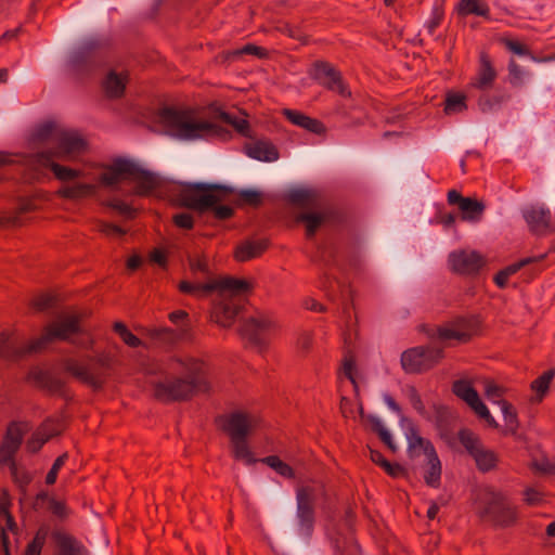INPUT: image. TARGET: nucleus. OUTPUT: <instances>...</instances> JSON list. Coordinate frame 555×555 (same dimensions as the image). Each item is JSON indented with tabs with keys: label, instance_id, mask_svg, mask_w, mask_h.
I'll use <instances>...</instances> for the list:
<instances>
[{
	"label": "nucleus",
	"instance_id": "nucleus-1",
	"mask_svg": "<svg viewBox=\"0 0 555 555\" xmlns=\"http://www.w3.org/2000/svg\"><path fill=\"white\" fill-rule=\"evenodd\" d=\"M38 137L57 144L55 151L38 153L33 159L34 168L40 172L52 171L56 179L65 182L59 193L66 198H81L94 193L95 184L90 182H76L83 178L81 170L60 165L57 160H72L86 150L85 140L76 132L64 130L53 124H47L39 129Z\"/></svg>",
	"mask_w": 555,
	"mask_h": 555
},
{
	"label": "nucleus",
	"instance_id": "nucleus-2",
	"mask_svg": "<svg viewBox=\"0 0 555 555\" xmlns=\"http://www.w3.org/2000/svg\"><path fill=\"white\" fill-rule=\"evenodd\" d=\"M232 126L242 134L248 130L244 118L220 113L212 116L206 109L165 107L154 118V129L182 141L224 139L227 131L220 122Z\"/></svg>",
	"mask_w": 555,
	"mask_h": 555
},
{
	"label": "nucleus",
	"instance_id": "nucleus-3",
	"mask_svg": "<svg viewBox=\"0 0 555 555\" xmlns=\"http://www.w3.org/2000/svg\"><path fill=\"white\" fill-rule=\"evenodd\" d=\"M206 363L193 356L171 357L163 367L159 376L151 379L153 397L165 403L186 401L198 392L210 390L206 379Z\"/></svg>",
	"mask_w": 555,
	"mask_h": 555
},
{
	"label": "nucleus",
	"instance_id": "nucleus-4",
	"mask_svg": "<svg viewBox=\"0 0 555 555\" xmlns=\"http://www.w3.org/2000/svg\"><path fill=\"white\" fill-rule=\"evenodd\" d=\"M172 201L183 207L199 212L211 209L219 220L228 219L233 208L227 205L231 201L233 190L225 185L210 183H183L170 190Z\"/></svg>",
	"mask_w": 555,
	"mask_h": 555
},
{
	"label": "nucleus",
	"instance_id": "nucleus-5",
	"mask_svg": "<svg viewBox=\"0 0 555 555\" xmlns=\"http://www.w3.org/2000/svg\"><path fill=\"white\" fill-rule=\"evenodd\" d=\"M79 317L68 314L60 318L47 327L46 333L38 339L34 340L26 350H20L15 340L7 333L0 334V358L13 360L25 352L39 351L43 346L53 339H67L69 336L78 333Z\"/></svg>",
	"mask_w": 555,
	"mask_h": 555
},
{
	"label": "nucleus",
	"instance_id": "nucleus-6",
	"mask_svg": "<svg viewBox=\"0 0 555 555\" xmlns=\"http://www.w3.org/2000/svg\"><path fill=\"white\" fill-rule=\"evenodd\" d=\"M287 197L294 205L312 209L311 211H304L298 216V220L305 224L308 237H311L332 216V209L323 205L320 192L313 188H293L288 191Z\"/></svg>",
	"mask_w": 555,
	"mask_h": 555
},
{
	"label": "nucleus",
	"instance_id": "nucleus-7",
	"mask_svg": "<svg viewBox=\"0 0 555 555\" xmlns=\"http://www.w3.org/2000/svg\"><path fill=\"white\" fill-rule=\"evenodd\" d=\"M178 288L181 293L196 298H203L212 292H217L221 298H228V296L233 298L248 293L251 289V284L244 279L220 276L207 282L181 281Z\"/></svg>",
	"mask_w": 555,
	"mask_h": 555
},
{
	"label": "nucleus",
	"instance_id": "nucleus-8",
	"mask_svg": "<svg viewBox=\"0 0 555 555\" xmlns=\"http://www.w3.org/2000/svg\"><path fill=\"white\" fill-rule=\"evenodd\" d=\"M457 439L479 472L489 473L498 467L499 454L488 448L477 434L464 428L457 433Z\"/></svg>",
	"mask_w": 555,
	"mask_h": 555
},
{
	"label": "nucleus",
	"instance_id": "nucleus-9",
	"mask_svg": "<svg viewBox=\"0 0 555 555\" xmlns=\"http://www.w3.org/2000/svg\"><path fill=\"white\" fill-rule=\"evenodd\" d=\"M448 263L450 270L455 274L477 276L488 267L489 260L475 249L461 248L449 255Z\"/></svg>",
	"mask_w": 555,
	"mask_h": 555
},
{
	"label": "nucleus",
	"instance_id": "nucleus-10",
	"mask_svg": "<svg viewBox=\"0 0 555 555\" xmlns=\"http://www.w3.org/2000/svg\"><path fill=\"white\" fill-rule=\"evenodd\" d=\"M442 357L441 349L414 347L401 354V366L408 374H418L434 367Z\"/></svg>",
	"mask_w": 555,
	"mask_h": 555
},
{
	"label": "nucleus",
	"instance_id": "nucleus-11",
	"mask_svg": "<svg viewBox=\"0 0 555 555\" xmlns=\"http://www.w3.org/2000/svg\"><path fill=\"white\" fill-rule=\"evenodd\" d=\"M314 500L315 494L312 488L301 487L296 491L297 501V530L299 534L309 537L314 526Z\"/></svg>",
	"mask_w": 555,
	"mask_h": 555
},
{
	"label": "nucleus",
	"instance_id": "nucleus-12",
	"mask_svg": "<svg viewBox=\"0 0 555 555\" xmlns=\"http://www.w3.org/2000/svg\"><path fill=\"white\" fill-rule=\"evenodd\" d=\"M479 331V324L475 318H456L437 328V337L442 341L467 343Z\"/></svg>",
	"mask_w": 555,
	"mask_h": 555
},
{
	"label": "nucleus",
	"instance_id": "nucleus-13",
	"mask_svg": "<svg viewBox=\"0 0 555 555\" xmlns=\"http://www.w3.org/2000/svg\"><path fill=\"white\" fill-rule=\"evenodd\" d=\"M452 391L457 398L463 400L478 417L485 420L490 427L498 428V422L490 414L470 382L465 379L455 380L452 385Z\"/></svg>",
	"mask_w": 555,
	"mask_h": 555
},
{
	"label": "nucleus",
	"instance_id": "nucleus-14",
	"mask_svg": "<svg viewBox=\"0 0 555 555\" xmlns=\"http://www.w3.org/2000/svg\"><path fill=\"white\" fill-rule=\"evenodd\" d=\"M260 423V417L255 413L235 411L225 417L223 429L231 440L246 439Z\"/></svg>",
	"mask_w": 555,
	"mask_h": 555
},
{
	"label": "nucleus",
	"instance_id": "nucleus-15",
	"mask_svg": "<svg viewBox=\"0 0 555 555\" xmlns=\"http://www.w3.org/2000/svg\"><path fill=\"white\" fill-rule=\"evenodd\" d=\"M24 434L25 428L22 424L11 423L8 426L5 436L0 446V463L8 465L10 467L11 474L14 476L17 474V466L14 461V455L21 447Z\"/></svg>",
	"mask_w": 555,
	"mask_h": 555
},
{
	"label": "nucleus",
	"instance_id": "nucleus-16",
	"mask_svg": "<svg viewBox=\"0 0 555 555\" xmlns=\"http://www.w3.org/2000/svg\"><path fill=\"white\" fill-rule=\"evenodd\" d=\"M448 203L456 205L460 211V219L468 223H478L481 221L486 204L474 197H464L457 191L448 192Z\"/></svg>",
	"mask_w": 555,
	"mask_h": 555
},
{
	"label": "nucleus",
	"instance_id": "nucleus-17",
	"mask_svg": "<svg viewBox=\"0 0 555 555\" xmlns=\"http://www.w3.org/2000/svg\"><path fill=\"white\" fill-rule=\"evenodd\" d=\"M138 166L127 159H117L108 167L102 169L99 175V181L105 186H113L124 180L137 176Z\"/></svg>",
	"mask_w": 555,
	"mask_h": 555
},
{
	"label": "nucleus",
	"instance_id": "nucleus-18",
	"mask_svg": "<svg viewBox=\"0 0 555 555\" xmlns=\"http://www.w3.org/2000/svg\"><path fill=\"white\" fill-rule=\"evenodd\" d=\"M276 327V322L263 314H257L246 319L241 327V333L244 337L254 344L260 345L263 343L262 336Z\"/></svg>",
	"mask_w": 555,
	"mask_h": 555
},
{
	"label": "nucleus",
	"instance_id": "nucleus-19",
	"mask_svg": "<svg viewBox=\"0 0 555 555\" xmlns=\"http://www.w3.org/2000/svg\"><path fill=\"white\" fill-rule=\"evenodd\" d=\"M311 75L321 85L332 91L337 92L341 96H350V91L340 78V75L327 63H315Z\"/></svg>",
	"mask_w": 555,
	"mask_h": 555
},
{
	"label": "nucleus",
	"instance_id": "nucleus-20",
	"mask_svg": "<svg viewBox=\"0 0 555 555\" xmlns=\"http://www.w3.org/2000/svg\"><path fill=\"white\" fill-rule=\"evenodd\" d=\"M522 217L529 230L535 234L551 233V211L543 205H530L522 210Z\"/></svg>",
	"mask_w": 555,
	"mask_h": 555
},
{
	"label": "nucleus",
	"instance_id": "nucleus-21",
	"mask_svg": "<svg viewBox=\"0 0 555 555\" xmlns=\"http://www.w3.org/2000/svg\"><path fill=\"white\" fill-rule=\"evenodd\" d=\"M240 306L233 298H221L211 311V320L222 327H230L238 314Z\"/></svg>",
	"mask_w": 555,
	"mask_h": 555
},
{
	"label": "nucleus",
	"instance_id": "nucleus-22",
	"mask_svg": "<svg viewBox=\"0 0 555 555\" xmlns=\"http://www.w3.org/2000/svg\"><path fill=\"white\" fill-rule=\"evenodd\" d=\"M33 507L35 511H41L46 508L59 520H65L70 514V511L64 501L56 500L54 496L44 491L36 495Z\"/></svg>",
	"mask_w": 555,
	"mask_h": 555
},
{
	"label": "nucleus",
	"instance_id": "nucleus-23",
	"mask_svg": "<svg viewBox=\"0 0 555 555\" xmlns=\"http://www.w3.org/2000/svg\"><path fill=\"white\" fill-rule=\"evenodd\" d=\"M546 256H547V253L521 258L520 260H518L512 264H508L505 268H503L502 270H500L494 275L493 282L495 283V285L499 288L504 289L507 287L508 280L511 279V276L515 275L520 269H522L529 264L537 263V262L544 260Z\"/></svg>",
	"mask_w": 555,
	"mask_h": 555
},
{
	"label": "nucleus",
	"instance_id": "nucleus-24",
	"mask_svg": "<svg viewBox=\"0 0 555 555\" xmlns=\"http://www.w3.org/2000/svg\"><path fill=\"white\" fill-rule=\"evenodd\" d=\"M59 552L56 555H88L86 548L69 533L63 530L52 532Z\"/></svg>",
	"mask_w": 555,
	"mask_h": 555
},
{
	"label": "nucleus",
	"instance_id": "nucleus-25",
	"mask_svg": "<svg viewBox=\"0 0 555 555\" xmlns=\"http://www.w3.org/2000/svg\"><path fill=\"white\" fill-rule=\"evenodd\" d=\"M496 78V72L492 66L490 57L481 53L479 57V68L472 86L477 89H486L492 86Z\"/></svg>",
	"mask_w": 555,
	"mask_h": 555
},
{
	"label": "nucleus",
	"instance_id": "nucleus-26",
	"mask_svg": "<svg viewBox=\"0 0 555 555\" xmlns=\"http://www.w3.org/2000/svg\"><path fill=\"white\" fill-rule=\"evenodd\" d=\"M498 507L492 504L490 509L495 515L496 521L502 526H509L517 519V511L512 506L505 495L498 493L494 495Z\"/></svg>",
	"mask_w": 555,
	"mask_h": 555
},
{
	"label": "nucleus",
	"instance_id": "nucleus-27",
	"mask_svg": "<svg viewBox=\"0 0 555 555\" xmlns=\"http://www.w3.org/2000/svg\"><path fill=\"white\" fill-rule=\"evenodd\" d=\"M245 149L249 157L260 162H274L279 158L275 146L268 141H256Z\"/></svg>",
	"mask_w": 555,
	"mask_h": 555
},
{
	"label": "nucleus",
	"instance_id": "nucleus-28",
	"mask_svg": "<svg viewBox=\"0 0 555 555\" xmlns=\"http://www.w3.org/2000/svg\"><path fill=\"white\" fill-rule=\"evenodd\" d=\"M356 410L359 412L360 417L367 421L372 425V429L378 434L380 440L392 451L397 452L398 447L395 444L390 433L384 426L383 422L375 415H365L362 402L359 400Z\"/></svg>",
	"mask_w": 555,
	"mask_h": 555
},
{
	"label": "nucleus",
	"instance_id": "nucleus-29",
	"mask_svg": "<svg viewBox=\"0 0 555 555\" xmlns=\"http://www.w3.org/2000/svg\"><path fill=\"white\" fill-rule=\"evenodd\" d=\"M64 367L66 372L72 374L78 380L87 385H90L94 388L101 386V380L98 377H95L85 364H81L77 360L67 359L64 362Z\"/></svg>",
	"mask_w": 555,
	"mask_h": 555
},
{
	"label": "nucleus",
	"instance_id": "nucleus-30",
	"mask_svg": "<svg viewBox=\"0 0 555 555\" xmlns=\"http://www.w3.org/2000/svg\"><path fill=\"white\" fill-rule=\"evenodd\" d=\"M406 438L409 443L408 453L410 457L418 456L421 453L428 456L431 452H436L431 442L421 437L414 427L409 429Z\"/></svg>",
	"mask_w": 555,
	"mask_h": 555
},
{
	"label": "nucleus",
	"instance_id": "nucleus-31",
	"mask_svg": "<svg viewBox=\"0 0 555 555\" xmlns=\"http://www.w3.org/2000/svg\"><path fill=\"white\" fill-rule=\"evenodd\" d=\"M284 115L292 124H294L298 127H301L310 132L318 133V134L324 132V126L321 121L313 119L300 112L293 111V109H285Z\"/></svg>",
	"mask_w": 555,
	"mask_h": 555
},
{
	"label": "nucleus",
	"instance_id": "nucleus-32",
	"mask_svg": "<svg viewBox=\"0 0 555 555\" xmlns=\"http://www.w3.org/2000/svg\"><path fill=\"white\" fill-rule=\"evenodd\" d=\"M127 81L126 73L109 72L103 81V89L108 98H119L125 91Z\"/></svg>",
	"mask_w": 555,
	"mask_h": 555
},
{
	"label": "nucleus",
	"instance_id": "nucleus-33",
	"mask_svg": "<svg viewBox=\"0 0 555 555\" xmlns=\"http://www.w3.org/2000/svg\"><path fill=\"white\" fill-rule=\"evenodd\" d=\"M267 250V245H236L233 257L237 262H246L261 257Z\"/></svg>",
	"mask_w": 555,
	"mask_h": 555
},
{
	"label": "nucleus",
	"instance_id": "nucleus-34",
	"mask_svg": "<svg viewBox=\"0 0 555 555\" xmlns=\"http://www.w3.org/2000/svg\"><path fill=\"white\" fill-rule=\"evenodd\" d=\"M426 459L427 468L424 474L425 482L430 487L437 488L440 485L441 462L436 452H431Z\"/></svg>",
	"mask_w": 555,
	"mask_h": 555
},
{
	"label": "nucleus",
	"instance_id": "nucleus-35",
	"mask_svg": "<svg viewBox=\"0 0 555 555\" xmlns=\"http://www.w3.org/2000/svg\"><path fill=\"white\" fill-rule=\"evenodd\" d=\"M189 267L192 272V274L199 279V276H203L205 279L204 282H207L210 279H214L211 276V270L209 266L208 258L204 255H194L189 257ZM194 282H199L198 280H195Z\"/></svg>",
	"mask_w": 555,
	"mask_h": 555
},
{
	"label": "nucleus",
	"instance_id": "nucleus-36",
	"mask_svg": "<svg viewBox=\"0 0 555 555\" xmlns=\"http://www.w3.org/2000/svg\"><path fill=\"white\" fill-rule=\"evenodd\" d=\"M149 336L162 344H176L177 341L181 340L184 335L185 331L183 330H171L168 327H162V328H152L149 330Z\"/></svg>",
	"mask_w": 555,
	"mask_h": 555
},
{
	"label": "nucleus",
	"instance_id": "nucleus-37",
	"mask_svg": "<svg viewBox=\"0 0 555 555\" xmlns=\"http://www.w3.org/2000/svg\"><path fill=\"white\" fill-rule=\"evenodd\" d=\"M37 208L36 203L31 198H25L22 199L17 212L12 214H2L0 215V225L1 227H9V225H16L21 222L20 215L28 211H33Z\"/></svg>",
	"mask_w": 555,
	"mask_h": 555
},
{
	"label": "nucleus",
	"instance_id": "nucleus-38",
	"mask_svg": "<svg viewBox=\"0 0 555 555\" xmlns=\"http://www.w3.org/2000/svg\"><path fill=\"white\" fill-rule=\"evenodd\" d=\"M340 371L343 375L351 382L356 397L359 399V384L357 379L358 370L356 365V358L352 352L348 351L345 353Z\"/></svg>",
	"mask_w": 555,
	"mask_h": 555
},
{
	"label": "nucleus",
	"instance_id": "nucleus-39",
	"mask_svg": "<svg viewBox=\"0 0 555 555\" xmlns=\"http://www.w3.org/2000/svg\"><path fill=\"white\" fill-rule=\"evenodd\" d=\"M489 12L490 9L485 0H461L459 3V13L462 15L488 16Z\"/></svg>",
	"mask_w": 555,
	"mask_h": 555
},
{
	"label": "nucleus",
	"instance_id": "nucleus-40",
	"mask_svg": "<svg viewBox=\"0 0 555 555\" xmlns=\"http://www.w3.org/2000/svg\"><path fill=\"white\" fill-rule=\"evenodd\" d=\"M501 411L504 417V434L514 435L516 434L519 422L517 418V413L514 406L509 402H501Z\"/></svg>",
	"mask_w": 555,
	"mask_h": 555
},
{
	"label": "nucleus",
	"instance_id": "nucleus-41",
	"mask_svg": "<svg viewBox=\"0 0 555 555\" xmlns=\"http://www.w3.org/2000/svg\"><path fill=\"white\" fill-rule=\"evenodd\" d=\"M130 179L138 180L139 183L137 186V193L140 195L150 194L157 184V179L155 176L142 171L139 167L137 176H132Z\"/></svg>",
	"mask_w": 555,
	"mask_h": 555
},
{
	"label": "nucleus",
	"instance_id": "nucleus-42",
	"mask_svg": "<svg viewBox=\"0 0 555 555\" xmlns=\"http://www.w3.org/2000/svg\"><path fill=\"white\" fill-rule=\"evenodd\" d=\"M482 386H483L485 397L489 401H491L492 403H496L500 406H501V402H506V400L503 399L505 391H506V389L503 386L498 385L496 383H494L493 380H490V379H485L482 382Z\"/></svg>",
	"mask_w": 555,
	"mask_h": 555
},
{
	"label": "nucleus",
	"instance_id": "nucleus-43",
	"mask_svg": "<svg viewBox=\"0 0 555 555\" xmlns=\"http://www.w3.org/2000/svg\"><path fill=\"white\" fill-rule=\"evenodd\" d=\"M231 443L232 453L236 460L243 461L247 465L256 462L251 451L249 450L246 439L231 440Z\"/></svg>",
	"mask_w": 555,
	"mask_h": 555
},
{
	"label": "nucleus",
	"instance_id": "nucleus-44",
	"mask_svg": "<svg viewBox=\"0 0 555 555\" xmlns=\"http://www.w3.org/2000/svg\"><path fill=\"white\" fill-rule=\"evenodd\" d=\"M262 463L267 464L270 468L275 470L280 476L288 479L295 478L294 469L285 462H283L276 455H270L261 460Z\"/></svg>",
	"mask_w": 555,
	"mask_h": 555
},
{
	"label": "nucleus",
	"instance_id": "nucleus-45",
	"mask_svg": "<svg viewBox=\"0 0 555 555\" xmlns=\"http://www.w3.org/2000/svg\"><path fill=\"white\" fill-rule=\"evenodd\" d=\"M466 96L460 92H450L446 98L444 112L455 114L466 109Z\"/></svg>",
	"mask_w": 555,
	"mask_h": 555
},
{
	"label": "nucleus",
	"instance_id": "nucleus-46",
	"mask_svg": "<svg viewBox=\"0 0 555 555\" xmlns=\"http://www.w3.org/2000/svg\"><path fill=\"white\" fill-rule=\"evenodd\" d=\"M553 377L554 371L548 370L531 383V389L538 395V401H541L547 392Z\"/></svg>",
	"mask_w": 555,
	"mask_h": 555
},
{
	"label": "nucleus",
	"instance_id": "nucleus-47",
	"mask_svg": "<svg viewBox=\"0 0 555 555\" xmlns=\"http://www.w3.org/2000/svg\"><path fill=\"white\" fill-rule=\"evenodd\" d=\"M113 327L127 346L137 348L143 345L142 340L132 334L122 322H115Z\"/></svg>",
	"mask_w": 555,
	"mask_h": 555
},
{
	"label": "nucleus",
	"instance_id": "nucleus-48",
	"mask_svg": "<svg viewBox=\"0 0 555 555\" xmlns=\"http://www.w3.org/2000/svg\"><path fill=\"white\" fill-rule=\"evenodd\" d=\"M507 98H508L507 95H494V96L483 95L479 99L478 106L481 112L488 113V112H491V111L500 107V105L505 100H507Z\"/></svg>",
	"mask_w": 555,
	"mask_h": 555
},
{
	"label": "nucleus",
	"instance_id": "nucleus-49",
	"mask_svg": "<svg viewBox=\"0 0 555 555\" xmlns=\"http://www.w3.org/2000/svg\"><path fill=\"white\" fill-rule=\"evenodd\" d=\"M67 459H68L67 453H63L59 457H56V460L54 461L51 469L49 470V473L46 476V483L47 485L51 486V485L55 483L56 478H57V474H59L60 469L66 463Z\"/></svg>",
	"mask_w": 555,
	"mask_h": 555
},
{
	"label": "nucleus",
	"instance_id": "nucleus-50",
	"mask_svg": "<svg viewBox=\"0 0 555 555\" xmlns=\"http://www.w3.org/2000/svg\"><path fill=\"white\" fill-rule=\"evenodd\" d=\"M47 436L48 435L43 434V431H39V429H37L33 434L31 438L27 441L26 449L31 453L38 452L48 441Z\"/></svg>",
	"mask_w": 555,
	"mask_h": 555
},
{
	"label": "nucleus",
	"instance_id": "nucleus-51",
	"mask_svg": "<svg viewBox=\"0 0 555 555\" xmlns=\"http://www.w3.org/2000/svg\"><path fill=\"white\" fill-rule=\"evenodd\" d=\"M38 429L39 431H43V434L48 435L47 440H49L62 433L63 425L60 422L48 420Z\"/></svg>",
	"mask_w": 555,
	"mask_h": 555
},
{
	"label": "nucleus",
	"instance_id": "nucleus-52",
	"mask_svg": "<svg viewBox=\"0 0 555 555\" xmlns=\"http://www.w3.org/2000/svg\"><path fill=\"white\" fill-rule=\"evenodd\" d=\"M524 500L530 506L540 505L543 502V493L537 488H526L524 491Z\"/></svg>",
	"mask_w": 555,
	"mask_h": 555
},
{
	"label": "nucleus",
	"instance_id": "nucleus-53",
	"mask_svg": "<svg viewBox=\"0 0 555 555\" xmlns=\"http://www.w3.org/2000/svg\"><path fill=\"white\" fill-rule=\"evenodd\" d=\"M54 297L49 294H41L31 300V306L37 311H44L53 306Z\"/></svg>",
	"mask_w": 555,
	"mask_h": 555
},
{
	"label": "nucleus",
	"instance_id": "nucleus-54",
	"mask_svg": "<svg viewBox=\"0 0 555 555\" xmlns=\"http://www.w3.org/2000/svg\"><path fill=\"white\" fill-rule=\"evenodd\" d=\"M168 253L165 248H154L149 254V261L162 268L167 266Z\"/></svg>",
	"mask_w": 555,
	"mask_h": 555
},
{
	"label": "nucleus",
	"instance_id": "nucleus-55",
	"mask_svg": "<svg viewBox=\"0 0 555 555\" xmlns=\"http://www.w3.org/2000/svg\"><path fill=\"white\" fill-rule=\"evenodd\" d=\"M240 199L243 203L256 206L261 202V193L256 190H242L240 191Z\"/></svg>",
	"mask_w": 555,
	"mask_h": 555
},
{
	"label": "nucleus",
	"instance_id": "nucleus-56",
	"mask_svg": "<svg viewBox=\"0 0 555 555\" xmlns=\"http://www.w3.org/2000/svg\"><path fill=\"white\" fill-rule=\"evenodd\" d=\"M503 43L511 52L517 55H530L528 48L517 40L504 39Z\"/></svg>",
	"mask_w": 555,
	"mask_h": 555
},
{
	"label": "nucleus",
	"instance_id": "nucleus-57",
	"mask_svg": "<svg viewBox=\"0 0 555 555\" xmlns=\"http://www.w3.org/2000/svg\"><path fill=\"white\" fill-rule=\"evenodd\" d=\"M100 231L105 235L106 238L112 240L121 238L124 235V231L120 228L108 223H102L100 225Z\"/></svg>",
	"mask_w": 555,
	"mask_h": 555
},
{
	"label": "nucleus",
	"instance_id": "nucleus-58",
	"mask_svg": "<svg viewBox=\"0 0 555 555\" xmlns=\"http://www.w3.org/2000/svg\"><path fill=\"white\" fill-rule=\"evenodd\" d=\"M382 468H384V470L393 478H400L406 475L405 469L400 464L397 463L392 464L387 461L386 463H384V466Z\"/></svg>",
	"mask_w": 555,
	"mask_h": 555
},
{
	"label": "nucleus",
	"instance_id": "nucleus-59",
	"mask_svg": "<svg viewBox=\"0 0 555 555\" xmlns=\"http://www.w3.org/2000/svg\"><path fill=\"white\" fill-rule=\"evenodd\" d=\"M409 400L412 404V406L421 414H424L425 413V406H424V403L421 399V396L420 393L417 392V390L414 388V387H411L409 389Z\"/></svg>",
	"mask_w": 555,
	"mask_h": 555
},
{
	"label": "nucleus",
	"instance_id": "nucleus-60",
	"mask_svg": "<svg viewBox=\"0 0 555 555\" xmlns=\"http://www.w3.org/2000/svg\"><path fill=\"white\" fill-rule=\"evenodd\" d=\"M508 72H509V77H511V82L512 83H518L521 81L522 79V76H524V70L521 69V67L515 62V61H511L509 64H508Z\"/></svg>",
	"mask_w": 555,
	"mask_h": 555
},
{
	"label": "nucleus",
	"instance_id": "nucleus-61",
	"mask_svg": "<svg viewBox=\"0 0 555 555\" xmlns=\"http://www.w3.org/2000/svg\"><path fill=\"white\" fill-rule=\"evenodd\" d=\"M340 411L344 417L354 418L356 408L350 399L343 397L340 400Z\"/></svg>",
	"mask_w": 555,
	"mask_h": 555
},
{
	"label": "nucleus",
	"instance_id": "nucleus-62",
	"mask_svg": "<svg viewBox=\"0 0 555 555\" xmlns=\"http://www.w3.org/2000/svg\"><path fill=\"white\" fill-rule=\"evenodd\" d=\"M177 227L182 229H191L193 225V218L188 212L178 214L173 217Z\"/></svg>",
	"mask_w": 555,
	"mask_h": 555
},
{
	"label": "nucleus",
	"instance_id": "nucleus-63",
	"mask_svg": "<svg viewBox=\"0 0 555 555\" xmlns=\"http://www.w3.org/2000/svg\"><path fill=\"white\" fill-rule=\"evenodd\" d=\"M302 307L313 312H326V307L311 297H307L302 300Z\"/></svg>",
	"mask_w": 555,
	"mask_h": 555
},
{
	"label": "nucleus",
	"instance_id": "nucleus-64",
	"mask_svg": "<svg viewBox=\"0 0 555 555\" xmlns=\"http://www.w3.org/2000/svg\"><path fill=\"white\" fill-rule=\"evenodd\" d=\"M312 334L309 332H305L298 337L297 346L299 349L307 352L310 350L312 346Z\"/></svg>",
	"mask_w": 555,
	"mask_h": 555
}]
</instances>
